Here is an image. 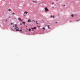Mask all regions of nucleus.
Wrapping results in <instances>:
<instances>
[{
    "label": "nucleus",
    "mask_w": 80,
    "mask_h": 80,
    "mask_svg": "<svg viewBox=\"0 0 80 80\" xmlns=\"http://www.w3.org/2000/svg\"><path fill=\"white\" fill-rule=\"evenodd\" d=\"M22 23H23V24H25V22H22Z\"/></svg>",
    "instance_id": "nucleus-13"
},
{
    "label": "nucleus",
    "mask_w": 80,
    "mask_h": 80,
    "mask_svg": "<svg viewBox=\"0 0 80 80\" xmlns=\"http://www.w3.org/2000/svg\"><path fill=\"white\" fill-rule=\"evenodd\" d=\"M45 10L44 11H45V12H48L49 11V10L48 9V8H44Z\"/></svg>",
    "instance_id": "nucleus-2"
},
{
    "label": "nucleus",
    "mask_w": 80,
    "mask_h": 80,
    "mask_svg": "<svg viewBox=\"0 0 80 80\" xmlns=\"http://www.w3.org/2000/svg\"><path fill=\"white\" fill-rule=\"evenodd\" d=\"M12 15H15V13L14 12L12 13Z\"/></svg>",
    "instance_id": "nucleus-18"
},
{
    "label": "nucleus",
    "mask_w": 80,
    "mask_h": 80,
    "mask_svg": "<svg viewBox=\"0 0 80 80\" xmlns=\"http://www.w3.org/2000/svg\"><path fill=\"white\" fill-rule=\"evenodd\" d=\"M36 27H34L33 28H31V29L35 30V29H36Z\"/></svg>",
    "instance_id": "nucleus-5"
},
{
    "label": "nucleus",
    "mask_w": 80,
    "mask_h": 80,
    "mask_svg": "<svg viewBox=\"0 0 80 80\" xmlns=\"http://www.w3.org/2000/svg\"><path fill=\"white\" fill-rule=\"evenodd\" d=\"M18 20L19 21H21V22H23V20H22L20 18H18Z\"/></svg>",
    "instance_id": "nucleus-4"
},
{
    "label": "nucleus",
    "mask_w": 80,
    "mask_h": 80,
    "mask_svg": "<svg viewBox=\"0 0 80 80\" xmlns=\"http://www.w3.org/2000/svg\"><path fill=\"white\" fill-rule=\"evenodd\" d=\"M8 11H9V12H10V11H11V9H8Z\"/></svg>",
    "instance_id": "nucleus-10"
},
{
    "label": "nucleus",
    "mask_w": 80,
    "mask_h": 80,
    "mask_svg": "<svg viewBox=\"0 0 80 80\" xmlns=\"http://www.w3.org/2000/svg\"><path fill=\"white\" fill-rule=\"evenodd\" d=\"M11 25H12V23H11Z\"/></svg>",
    "instance_id": "nucleus-23"
},
{
    "label": "nucleus",
    "mask_w": 80,
    "mask_h": 80,
    "mask_svg": "<svg viewBox=\"0 0 80 80\" xmlns=\"http://www.w3.org/2000/svg\"><path fill=\"white\" fill-rule=\"evenodd\" d=\"M32 2H35V3H37V2L36 1H33Z\"/></svg>",
    "instance_id": "nucleus-11"
},
{
    "label": "nucleus",
    "mask_w": 80,
    "mask_h": 80,
    "mask_svg": "<svg viewBox=\"0 0 80 80\" xmlns=\"http://www.w3.org/2000/svg\"><path fill=\"white\" fill-rule=\"evenodd\" d=\"M80 21V20H76V22H78V21Z\"/></svg>",
    "instance_id": "nucleus-17"
},
{
    "label": "nucleus",
    "mask_w": 80,
    "mask_h": 80,
    "mask_svg": "<svg viewBox=\"0 0 80 80\" xmlns=\"http://www.w3.org/2000/svg\"><path fill=\"white\" fill-rule=\"evenodd\" d=\"M17 27V24H15L13 26V27H15L16 28H17L18 29V28Z\"/></svg>",
    "instance_id": "nucleus-3"
},
{
    "label": "nucleus",
    "mask_w": 80,
    "mask_h": 80,
    "mask_svg": "<svg viewBox=\"0 0 80 80\" xmlns=\"http://www.w3.org/2000/svg\"><path fill=\"white\" fill-rule=\"evenodd\" d=\"M24 14H27V13H28V12H24Z\"/></svg>",
    "instance_id": "nucleus-6"
},
{
    "label": "nucleus",
    "mask_w": 80,
    "mask_h": 80,
    "mask_svg": "<svg viewBox=\"0 0 80 80\" xmlns=\"http://www.w3.org/2000/svg\"><path fill=\"white\" fill-rule=\"evenodd\" d=\"M71 16H72V17H73V14H72L71 15Z\"/></svg>",
    "instance_id": "nucleus-12"
},
{
    "label": "nucleus",
    "mask_w": 80,
    "mask_h": 80,
    "mask_svg": "<svg viewBox=\"0 0 80 80\" xmlns=\"http://www.w3.org/2000/svg\"><path fill=\"white\" fill-rule=\"evenodd\" d=\"M31 22V20L30 19H28V22Z\"/></svg>",
    "instance_id": "nucleus-8"
},
{
    "label": "nucleus",
    "mask_w": 80,
    "mask_h": 80,
    "mask_svg": "<svg viewBox=\"0 0 80 80\" xmlns=\"http://www.w3.org/2000/svg\"><path fill=\"white\" fill-rule=\"evenodd\" d=\"M54 4V3H53V2H52V4Z\"/></svg>",
    "instance_id": "nucleus-21"
},
{
    "label": "nucleus",
    "mask_w": 80,
    "mask_h": 80,
    "mask_svg": "<svg viewBox=\"0 0 80 80\" xmlns=\"http://www.w3.org/2000/svg\"><path fill=\"white\" fill-rule=\"evenodd\" d=\"M36 23H37V24H38V22L37 21H36Z\"/></svg>",
    "instance_id": "nucleus-14"
},
{
    "label": "nucleus",
    "mask_w": 80,
    "mask_h": 80,
    "mask_svg": "<svg viewBox=\"0 0 80 80\" xmlns=\"http://www.w3.org/2000/svg\"><path fill=\"white\" fill-rule=\"evenodd\" d=\"M7 19H6V22H7Z\"/></svg>",
    "instance_id": "nucleus-22"
},
{
    "label": "nucleus",
    "mask_w": 80,
    "mask_h": 80,
    "mask_svg": "<svg viewBox=\"0 0 80 80\" xmlns=\"http://www.w3.org/2000/svg\"><path fill=\"white\" fill-rule=\"evenodd\" d=\"M64 6H65V5H64Z\"/></svg>",
    "instance_id": "nucleus-24"
},
{
    "label": "nucleus",
    "mask_w": 80,
    "mask_h": 80,
    "mask_svg": "<svg viewBox=\"0 0 80 80\" xmlns=\"http://www.w3.org/2000/svg\"><path fill=\"white\" fill-rule=\"evenodd\" d=\"M52 17H53V18H55V16H51V18H52Z\"/></svg>",
    "instance_id": "nucleus-7"
},
{
    "label": "nucleus",
    "mask_w": 80,
    "mask_h": 80,
    "mask_svg": "<svg viewBox=\"0 0 80 80\" xmlns=\"http://www.w3.org/2000/svg\"><path fill=\"white\" fill-rule=\"evenodd\" d=\"M32 22H35V21H34V20H32Z\"/></svg>",
    "instance_id": "nucleus-19"
},
{
    "label": "nucleus",
    "mask_w": 80,
    "mask_h": 80,
    "mask_svg": "<svg viewBox=\"0 0 80 80\" xmlns=\"http://www.w3.org/2000/svg\"><path fill=\"white\" fill-rule=\"evenodd\" d=\"M48 29H50V26H49V25L48 26Z\"/></svg>",
    "instance_id": "nucleus-9"
},
{
    "label": "nucleus",
    "mask_w": 80,
    "mask_h": 80,
    "mask_svg": "<svg viewBox=\"0 0 80 80\" xmlns=\"http://www.w3.org/2000/svg\"><path fill=\"white\" fill-rule=\"evenodd\" d=\"M14 30H16V31H19V32H21V33H22V30H19V28H18V29L17 28H15Z\"/></svg>",
    "instance_id": "nucleus-1"
},
{
    "label": "nucleus",
    "mask_w": 80,
    "mask_h": 80,
    "mask_svg": "<svg viewBox=\"0 0 80 80\" xmlns=\"http://www.w3.org/2000/svg\"><path fill=\"white\" fill-rule=\"evenodd\" d=\"M43 30H45V28H42Z\"/></svg>",
    "instance_id": "nucleus-15"
},
{
    "label": "nucleus",
    "mask_w": 80,
    "mask_h": 80,
    "mask_svg": "<svg viewBox=\"0 0 80 80\" xmlns=\"http://www.w3.org/2000/svg\"><path fill=\"white\" fill-rule=\"evenodd\" d=\"M24 25H25L24 24Z\"/></svg>",
    "instance_id": "nucleus-25"
},
{
    "label": "nucleus",
    "mask_w": 80,
    "mask_h": 80,
    "mask_svg": "<svg viewBox=\"0 0 80 80\" xmlns=\"http://www.w3.org/2000/svg\"><path fill=\"white\" fill-rule=\"evenodd\" d=\"M29 31H31V29L30 28L29 29Z\"/></svg>",
    "instance_id": "nucleus-16"
},
{
    "label": "nucleus",
    "mask_w": 80,
    "mask_h": 80,
    "mask_svg": "<svg viewBox=\"0 0 80 80\" xmlns=\"http://www.w3.org/2000/svg\"><path fill=\"white\" fill-rule=\"evenodd\" d=\"M55 23H58V22H55Z\"/></svg>",
    "instance_id": "nucleus-20"
}]
</instances>
